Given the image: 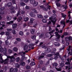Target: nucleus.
<instances>
[{
    "instance_id": "obj_1",
    "label": "nucleus",
    "mask_w": 72,
    "mask_h": 72,
    "mask_svg": "<svg viewBox=\"0 0 72 72\" xmlns=\"http://www.w3.org/2000/svg\"><path fill=\"white\" fill-rule=\"evenodd\" d=\"M0 51L1 53H3L4 54H6L7 53V49L5 48L4 50L3 47H1L0 48Z\"/></svg>"
},
{
    "instance_id": "obj_2",
    "label": "nucleus",
    "mask_w": 72,
    "mask_h": 72,
    "mask_svg": "<svg viewBox=\"0 0 72 72\" xmlns=\"http://www.w3.org/2000/svg\"><path fill=\"white\" fill-rule=\"evenodd\" d=\"M7 58L8 59H9V58L10 59L11 62H13L15 60V58L14 56H8L7 57Z\"/></svg>"
},
{
    "instance_id": "obj_3",
    "label": "nucleus",
    "mask_w": 72,
    "mask_h": 72,
    "mask_svg": "<svg viewBox=\"0 0 72 72\" xmlns=\"http://www.w3.org/2000/svg\"><path fill=\"white\" fill-rule=\"evenodd\" d=\"M4 9H5L4 8H2L1 10H2V11L0 12V14H6L7 12L6 11L4 10Z\"/></svg>"
},
{
    "instance_id": "obj_4",
    "label": "nucleus",
    "mask_w": 72,
    "mask_h": 72,
    "mask_svg": "<svg viewBox=\"0 0 72 72\" xmlns=\"http://www.w3.org/2000/svg\"><path fill=\"white\" fill-rule=\"evenodd\" d=\"M60 23L61 24H63L64 26H63L62 28L63 29L66 26V22L64 21H60Z\"/></svg>"
},
{
    "instance_id": "obj_5",
    "label": "nucleus",
    "mask_w": 72,
    "mask_h": 72,
    "mask_svg": "<svg viewBox=\"0 0 72 72\" xmlns=\"http://www.w3.org/2000/svg\"><path fill=\"white\" fill-rule=\"evenodd\" d=\"M57 50L55 48H54L52 50V51H51V54H52L53 55H55V51Z\"/></svg>"
},
{
    "instance_id": "obj_6",
    "label": "nucleus",
    "mask_w": 72,
    "mask_h": 72,
    "mask_svg": "<svg viewBox=\"0 0 72 72\" xmlns=\"http://www.w3.org/2000/svg\"><path fill=\"white\" fill-rule=\"evenodd\" d=\"M68 40L69 41H71V40L72 41V37L71 36L69 37L68 38H66L65 39V41H68Z\"/></svg>"
},
{
    "instance_id": "obj_7",
    "label": "nucleus",
    "mask_w": 72,
    "mask_h": 72,
    "mask_svg": "<svg viewBox=\"0 0 72 72\" xmlns=\"http://www.w3.org/2000/svg\"><path fill=\"white\" fill-rule=\"evenodd\" d=\"M21 56H22V57L21 58L20 61V62H23V60H24V59L25 58V57H24V55H21Z\"/></svg>"
},
{
    "instance_id": "obj_8",
    "label": "nucleus",
    "mask_w": 72,
    "mask_h": 72,
    "mask_svg": "<svg viewBox=\"0 0 72 72\" xmlns=\"http://www.w3.org/2000/svg\"><path fill=\"white\" fill-rule=\"evenodd\" d=\"M54 45L56 46H59L60 45V44L58 42H55L54 43Z\"/></svg>"
},
{
    "instance_id": "obj_9",
    "label": "nucleus",
    "mask_w": 72,
    "mask_h": 72,
    "mask_svg": "<svg viewBox=\"0 0 72 72\" xmlns=\"http://www.w3.org/2000/svg\"><path fill=\"white\" fill-rule=\"evenodd\" d=\"M35 30L34 29H31L30 30V32L32 35H33L35 33Z\"/></svg>"
},
{
    "instance_id": "obj_10",
    "label": "nucleus",
    "mask_w": 72,
    "mask_h": 72,
    "mask_svg": "<svg viewBox=\"0 0 72 72\" xmlns=\"http://www.w3.org/2000/svg\"><path fill=\"white\" fill-rule=\"evenodd\" d=\"M28 45L25 44L24 47V50H26L28 49Z\"/></svg>"
},
{
    "instance_id": "obj_11",
    "label": "nucleus",
    "mask_w": 72,
    "mask_h": 72,
    "mask_svg": "<svg viewBox=\"0 0 72 72\" xmlns=\"http://www.w3.org/2000/svg\"><path fill=\"white\" fill-rule=\"evenodd\" d=\"M17 26V24H14L12 25V28L14 29H15Z\"/></svg>"
},
{
    "instance_id": "obj_12",
    "label": "nucleus",
    "mask_w": 72,
    "mask_h": 72,
    "mask_svg": "<svg viewBox=\"0 0 72 72\" xmlns=\"http://www.w3.org/2000/svg\"><path fill=\"white\" fill-rule=\"evenodd\" d=\"M5 22L3 21L2 22H1L0 23V25H1L3 27L5 26Z\"/></svg>"
},
{
    "instance_id": "obj_13",
    "label": "nucleus",
    "mask_w": 72,
    "mask_h": 72,
    "mask_svg": "<svg viewBox=\"0 0 72 72\" xmlns=\"http://www.w3.org/2000/svg\"><path fill=\"white\" fill-rule=\"evenodd\" d=\"M22 17H20L17 19V21L19 22L22 21Z\"/></svg>"
},
{
    "instance_id": "obj_14",
    "label": "nucleus",
    "mask_w": 72,
    "mask_h": 72,
    "mask_svg": "<svg viewBox=\"0 0 72 72\" xmlns=\"http://www.w3.org/2000/svg\"><path fill=\"white\" fill-rule=\"evenodd\" d=\"M13 50L15 52H17V51H18V48L16 47H14L13 49Z\"/></svg>"
},
{
    "instance_id": "obj_15",
    "label": "nucleus",
    "mask_w": 72,
    "mask_h": 72,
    "mask_svg": "<svg viewBox=\"0 0 72 72\" xmlns=\"http://www.w3.org/2000/svg\"><path fill=\"white\" fill-rule=\"evenodd\" d=\"M9 60V59L8 58L4 60H3V59H2V60H1L0 62L1 63H4V62H6V61H7V60Z\"/></svg>"
},
{
    "instance_id": "obj_16",
    "label": "nucleus",
    "mask_w": 72,
    "mask_h": 72,
    "mask_svg": "<svg viewBox=\"0 0 72 72\" xmlns=\"http://www.w3.org/2000/svg\"><path fill=\"white\" fill-rule=\"evenodd\" d=\"M55 30L53 29L51 31V32H49L48 33L50 34V35H51V33H53L54 32H55Z\"/></svg>"
},
{
    "instance_id": "obj_17",
    "label": "nucleus",
    "mask_w": 72,
    "mask_h": 72,
    "mask_svg": "<svg viewBox=\"0 0 72 72\" xmlns=\"http://www.w3.org/2000/svg\"><path fill=\"white\" fill-rule=\"evenodd\" d=\"M39 4L38 3V2H36L34 3L33 4V6H36L38 5Z\"/></svg>"
},
{
    "instance_id": "obj_18",
    "label": "nucleus",
    "mask_w": 72,
    "mask_h": 72,
    "mask_svg": "<svg viewBox=\"0 0 72 72\" xmlns=\"http://www.w3.org/2000/svg\"><path fill=\"white\" fill-rule=\"evenodd\" d=\"M34 21H35V19H34L33 18H30V23H32Z\"/></svg>"
},
{
    "instance_id": "obj_19",
    "label": "nucleus",
    "mask_w": 72,
    "mask_h": 72,
    "mask_svg": "<svg viewBox=\"0 0 72 72\" xmlns=\"http://www.w3.org/2000/svg\"><path fill=\"white\" fill-rule=\"evenodd\" d=\"M20 64L21 66H25V62H20Z\"/></svg>"
},
{
    "instance_id": "obj_20",
    "label": "nucleus",
    "mask_w": 72,
    "mask_h": 72,
    "mask_svg": "<svg viewBox=\"0 0 72 72\" xmlns=\"http://www.w3.org/2000/svg\"><path fill=\"white\" fill-rule=\"evenodd\" d=\"M12 5V2H9L7 4V6L8 7H10Z\"/></svg>"
},
{
    "instance_id": "obj_21",
    "label": "nucleus",
    "mask_w": 72,
    "mask_h": 72,
    "mask_svg": "<svg viewBox=\"0 0 72 72\" xmlns=\"http://www.w3.org/2000/svg\"><path fill=\"white\" fill-rule=\"evenodd\" d=\"M61 15H62V18H64L65 17H66V16H67V15H66L62 13H61Z\"/></svg>"
},
{
    "instance_id": "obj_22",
    "label": "nucleus",
    "mask_w": 72,
    "mask_h": 72,
    "mask_svg": "<svg viewBox=\"0 0 72 72\" xmlns=\"http://www.w3.org/2000/svg\"><path fill=\"white\" fill-rule=\"evenodd\" d=\"M55 68L57 71H62V68H58L55 67Z\"/></svg>"
},
{
    "instance_id": "obj_23",
    "label": "nucleus",
    "mask_w": 72,
    "mask_h": 72,
    "mask_svg": "<svg viewBox=\"0 0 72 72\" xmlns=\"http://www.w3.org/2000/svg\"><path fill=\"white\" fill-rule=\"evenodd\" d=\"M64 66V64L62 63V62L60 64V67H63Z\"/></svg>"
},
{
    "instance_id": "obj_24",
    "label": "nucleus",
    "mask_w": 72,
    "mask_h": 72,
    "mask_svg": "<svg viewBox=\"0 0 72 72\" xmlns=\"http://www.w3.org/2000/svg\"><path fill=\"white\" fill-rule=\"evenodd\" d=\"M16 60L17 62H19L20 60V57H17L16 59Z\"/></svg>"
},
{
    "instance_id": "obj_25",
    "label": "nucleus",
    "mask_w": 72,
    "mask_h": 72,
    "mask_svg": "<svg viewBox=\"0 0 72 72\" xmlns=\"http://www.w3.org/2000/svg\"><path fill=\"white\" fill-rule=\"evenodd\" d=\"M44 56H43V55H42V56H40L38 58V60H40L41 59V58H44Z\"/></svg>"
},
{
    "instance_id": "obj_26",
    "label": "nucleus",
    "mask_w": 72,
    "mask_h": 72,
    "mask_svg": "<svg viewBox=\"0 0 72 72\" xmlns=\"http://www.w3.org/2000/svg\"><path fill=\"white\" fill-rule=\"evenodd\" d=\"M42 21L43 23H46L47 22V20H46V19H43Z\"/></svg>"
},
{
    "instance_id": "obj_27",
    "label": "nucleus",
    "mask_w": 72,
    "mask_h": 72,
    "mask_svg": "<svg viewBox=\"0 0 72 72\" xmlns=\"http://www.w3.org/2000/svg\"><path fill=\"white\" fill-rule=\"evenodd\" d=\"M19 34L21 36H23V33L22 31H21L19 32Z\"/></svg>"
},
{
    "instance_id": "obj_28",
    "label": "nucleus",
    "mask_w": 72,
    "mask_h": 72,
    "mask_svg": "<svg viewBox=\"0 0 72 72\" xmlns=\"http://www.w3.org/2000/svg\"><path fill=\"white\" fill-rule=\"evenodd\" d=\"M28 20H29V18L27 17L25 18L24 19V22H27V21H28Z\"/></svg>"
},
{
    "instance_id": "obj_29",
    "label": "nucleus",
    "mask_w": 72,
    "mask_h": 72,
    "mask_svg": "<svg viewBox=\"0 0 72 72\" xmlns=\"http://www.w3.org/2000/svg\"><path fill=\"white\" fill-rule=\"evenodd\" d=\"M37 17L40 18H43V16L41 15H38Z\"/></svg>"
},
{
    "instance_id": "obj_30",
    "label": "nucleus",
    "mask_w": 72,
    "mask_h": 72,
    "mask_svg": "<svg viewBox=\"0 0 72 72\" xmlns=\"http://www.w3.org/2000/svg\"><path fill=\"white\" fill-rule=\"evenodd\" d=\"M46 51H48V53H50V52H51V50L50 48H47V50Z\"/></svg>"
},
{
    "instance_id": "obj_31",
    "label": "nucleus",
    "mask_w": 72,
    "mask_h": 72,
    "mask_svg": "<svg viewBox=\"0 0 72 72\" xmlns=\"http://www.w3.org/2000/svg\"><path fill=\"white\" fill-rule=\"evenodd\" d=\"M35 64H36L34 62H32L30 63V65L32 66H35Z\"/></svg>"
},
{
    "instance_id": "obj_32",
    "label": "nucleus",
    "mask_w": 72,
    "mask_h": 72,
    "mask_svg": "<svg viewBox=\"0 0 72 72\" xmlns=\"http://www.w3.org/2000/svg\"><path fill=\"white\" fill-rule=\"evenodd\" d=\"M20 5L21 6H24L25 5V3L24 2H21L20 3Z\"/></svg>"
},
{
    "instance_id": "obj_33",
    "label": "nucleus",
    "mask_w": 72,
    "mask_h": 72,
    "mask_svg": "<svg viewBox=\"0 0 72 72\" xmlns=\"http://www.w3.org/2000/svg\"><path fill=\"white\" fill-rule=\"evenodd\" d=\"M35 1L34 0H32L30 1V2L31 4H33L35 3Z\"/></svg>"
},
{
    "instance_id": "obj_34",
    "label": "nucleus",
    "mask_w": 72,
    "mask_h": 72,
    "mask_svg": "<svg viewBox=\"0 0 72 72\" xmlns=\"http://www.w3.org/2000/svg\"><path fill=\"white\" fill-rule=\"evenodd\" d=\"M36 35H34L32 37V39H33V40H35L36 39Z\"/></svg>"
},
{
    "instance_id": "obj_35",
    "label": "nucleus",
    "mask_w": 72,
    "mask_h": 72,
    "mask_svg": "<svg viewBox=\"0 0 72 72\" xmlns=\"http://www.w3.org/2000/svg\"><path fill=\"white\" fill-rule=\"evenodd\" d=\"M56 4L57 6H58V7L60 6L61 5L59 3H56Z\"/></svg>"
},
{
    "instance_id": "obj_36",
    "label": "nucleus",
    "mask_w": 72,
    "mask_h": 72,
    "mask_svg": "<svg viewBox=\"0 0 72 72\" xmlns=\"http://www.w3.org/2000/svg\"><path fill=\"white\" fill-rule=\"evenodd\" d=\"M14 71V69L13 68H11L10 70V72H13Z\"/></svg>"
},
{
    "instance_id": "obj_37",
    "label": "nucleus",
    "mask_w": 72,
    "mask_h": 72,
    "mask_svg": "<svg viewBox=\"0 0 72 72\" xmlns=\"http://www.w3.org/2000/svg\"><path fill=\"white\" fill-rule=\"evenodd\" d=\"M8 52L10 54H11V53H12L13 51L12 50L9 49L8 50Z\"/></svg>"
},
{
    "instance_id": "obj_38",
    "label": "nucleus",
    "mask_w": 72,
    "mask_h": 72,
    "mask_svg": "<svg viewBox=\"0 0 72 72\" xmlns=\"http://www.w3.org/2000/svg\"><path fill=\"white\" fill-rule=\"evenodd\" d=\"M14 21H10V22H7V24H12V23H13Z\"/></svg>"
},
{
    "instance_id": "obj_39",
    "label": "nucleus",
    "mask_w": 72,
    "mask_h": 72,
    "mask_svg": "<svg viewBox=\"0 0 72 72\" xmlns=\"http://www.w3.org/2000/svg\"><path fill=\"white\" fill-rule=\"evenodd\" d=\"M53 65V66H55V67H57L58 66V64L56 62H55L54 63Z\"/></svg>"
},
{
    "instance_id": "obj_40",
    "label": "nucleus",
    "mask_w": 72,
    "mask_h": 72,
    "mask_svg": "<svg viewBox=\"0 0 72 72\" xmlns=\"http://www.w3.org/2000/svg\"><path fill=\"white\" fill-rule=\"evenodd\" d=\"M53 55V54H49L47 55V57H52Z\"/></svg>"
},
{
    "instance_id": "obj_41",
    "label": "nucleus",
    "mask_w": 72,
    "mask_h": 72,
    "mask_svg": "<svg viewBox=\"0 0 72 72\" xmlns=\"http://www.w3.org/2000/svg\"><path fill=\"white\" fill-rule=\"evenodd\" d=\"M43 36H44V34L42 33L40 35H39V37L41 38V37H43Z\"/></svg>"
},
{
    "instance_id": "obj_42",
    "label": "nucleus",
    "mask_w": 72,
    "mask_h": 72,
    "mask_svg": "<svg viewBox=\"0 0 72 72\" xmlns=\"http://www.w3.org/2000/svg\"><path fill=\"white\" fill-rule=\"evenodd\" d=\"M16 40L17 41H19V42H20L21 41V39L19 38H16Z\"/></svg>"
},
{
    "instance_id": "obj_43",
    "label": "nucleus",
    "mask_w": 72,
    "mask_h": 72,
    "mask_svg": "<svg viewBox=\"0 0 72 72\" xmlns=\"http://www.w3.org/2000/svg\"><path fill=\"white\" fill-rule=\"evenodd\" d=\"M68 33L67 32H65L64 33V35L65 36H68Z\"/></svg>"
},
{
    "instance_id": "obj_44",
    "label": "nucleus",
    "mask_w": 72,
    "mask_h": 72,
    "mask_svg": "<svg viewBox=\"0 0 72 72\" xmlns=\"http://www.w3.org/2000/svg\"><path fill=\"white\" fill-rule=\"evenodd\" d=\"M12 32L13 35H15L16 34V32H15V30H13L12 31Z\"/></svg>"
},
{
    "instance_id": "obj_45",
    "label": "nucleus",
    "mask_w": 72,
    "mask_h": 72,
    "mask_svg": "<svg viewBox=\"0 0 72 72\" xmlns=\"http://www.w3.org/2000/svg\"><path fill=\"white\" fill-rule=\"evenodd\" d=\"M20 13H21V11H20V10H19L18 12V13L17 14L16 16L18 17V15H19V14H20Z\"/></svg>"
},
{
    "instance_id": "obj_46",
    "label": "nucleus",
    "mask_w": 72,
    "mask_h": 72,
    "mask_svg": "<svg viewBox=\"0 0 72 72\" xmlns=\"http://www.w3.org/2000/svg\"><path fill=\"white\" fill-rule=\"evenodd\" d=\"M4 34H5V32H1L0 33V35H1L2 36H3V35H4Z\"/></svg>"
},
{
    "instance_id": "obj_47",
    "label": "nucleus",
    "mask_w": 72,
    "mask_h": 72,
    "mask_svg": "<svg viewBox=\"0 0 72 72\" xmlns=\"http://www.w3.org/2000/svg\"><path fill=\"white\" fill-rule=\"evenodd\" d=\"M65 64H66V65H69V64H70L71 63H70V62H66V63H65Z\"/></svg>"
},
{
    "instance_id": "obj_48",
    "label": "nucleus",
    "mask_w": 72,
    "mask_h": 72,
    "mask_svg": "<svg viewBox=\"0 0 72 72\" xmlns=\"http://www.w3.org/2000/svg\"><path fill=\"white\" fill-rule=\"evenodd\" d=\"M12 37L11 36H9L7 37V40H9V39H12Z\"/></svg>"
},
{
    "instance_id": "obj_49",
    "label": "nucleus",
    "mask_w": 72,
    "mask_h": 72,
    "mask_svg": "<svg viewBox=\"0 0 72 72\" xmlns=\"http://www.w3.org/2000/svg\"><path fill=\"white\" fill-rule=\"evenodd\" d=\"M26 68L27 69H30L31 67L30 66H27Z\"/></svg>"
},
{
    "instance_id": "obj_50",
    "label": "nucleus",
    "mask_w": 72,
    "mask_h": 72,
    "mask_svg": "<svg viewBox=\"0 0 72 72\" xmlns=\"http://www.w3.org/2000/svg\"><path fill=\"white\" fill-rule=\"evenodd\" d=\"M17 71H18V69L15 68V69H14V72H17Z\"/></svg>"
},
{
    "instance_id": "obj_51",
    "label": "nucleus",
    "mask_w": 72,
    "mask_h": 72,
    "mask_svg": "<svg viewBox=\"0 0 72 72\" xmlns=\"http://www.w3.org/2000/svg\"><path fill=\"white\" fill-rule=\"evenodd\" d=\"M6 35H7V36H9L10 35V33H9V32H7L6 33Z\"/></svg>"
},
{
    "instance_id": "obj_52",
    "label": "nucleus",
    "mask_w": 72,
    "mask_h": 72,
    "mask_svg": "<svg viewBox=\"0 0 72 72\" xmlns=\"http://www.w3.org/2000/svg\"><path fill=\"white\" fill-rule=\"evenodd\" d=\"M55 55H57V56H59V53L58 52H57L55 54Z\"/></svg>"
},
{
    "instance_id": "obj_53",
    "label": "nucleus",
    "mask_w": 72,
    "mask_h": 72,
    "mask_svg": "<svg viewBox=\"0 0 72 72\" xmlns=\"http://www.w3.org/2000/svg\"><path fill=\"white\" fill-rule=\"evenodd\" d=\"M7 30L8 32H10V31H11L12 30V29H7Z\"/></svg>"
},
{
    "instance_id": "obj_54",
    "label": "nucleus",
    "mask_w": 72,
    "mask_h": 72,
    "mask_svg": "<svg viewBox=\"0 0 72 72\" xmlns=\"http://www.w3.org/2000/svg\"><path fill=\"white\" fill-rule=\"evenodd\" d=\"M25 9H30V7H29V6H26L25 7Z\"/></svg>"
},
{
    "instance_id": "obj_55",
    "label": "nucleus",
    "mask_w": 72,
    "mask_h": 72,
    "mask_svg": "<svg viewBox=\"0 0 72 72\" xmlns=\"http://www.w3.org/2000/svg\"><path fill=\"white\" fill-rule=\"evenodd\" d=\"M39 63L40 64H43V61L42 60H40L39 62Z\"/></svg>"
},
{
    "instance_id": "obj_56",
    "label": "nucleus",
    "mask_w": 72,
    "mask_h": 72,
    "mask_svg": "<svg viewBox=\"0 0 72 72\" xmlns=\"http://www.w3.org/2000/svg\"><path fill=\"white\" fill-rule=\"evenodd\" d=\"M57 38L58 39H59L60 38V36H61L60 35H59V34L58 35H57Z\"/></svg>"
},
{
    "instance_id": "obj_57",
    "label": "nucleus",
    "mask_w": 72,
    "mask_h": 72,
    "mask_svg": "<svg viewBox=\"0 0 72 72\" xmlns=\"http://www.w3.org/2000/svg\"><path fill=\"white\" fill-rule=\"evenodd\" d=\"M5 44L6 45H8V40H6L5 41Z\"/></svg>"
},
{
    "instance_id": "obj_58",
    "label": "nucleus",
    "mask_w": 72,
    "mask_h": 72,
    "mask_svg": "<svg viewBox=\"0 0 72 72\" xmlns=\"http://www.w3.org/2000/svg\"><path fill=\"white\" fill-rule=\"evenodd\" d=\"M51 24V22L50 21H49L47 23V24H48V25L49 24Z\"/></svg>"
},
{
    "instance_id": "obj_59",
    "label": "nucleus",
    "mask_w": 72,
    "mask_h": 72,
    "mask_svg": "<svg viewBox=\"0 0 72 72\" xmlns=\"http://www.w3.org/2000/svg\"><path fill=\"white\" fill-rule=\"evenodd\" d=\"M33 10L34 12L35 13H37V10H36V9H33Z\"/></svg>"
},
{
    "instance_id": "obj_60",
    "label": "nucleus",
    "mask_w": 72,
    "mask_h": 72,
    "mask_svg": "<svg viewBox=\"0 0 72 72\" xmlns=\"http://www.w3.org/2000/svg\"><path fill=\"white\" fill-rule=\"evenodd\" d=\"M43 10L44 11H48V9H47V8H43Z\"/></svg>"
},
{
    "instance_id": "obj_61",
    "label": "nucleus",
    "mask_w": 72,
    "mask_h": 72,
    "mask_svg": "<svg viewBox=\"0 0 72 72\" xmlns=\"http://www.w3.org/2000/svg\"><path fill=\"white\" fill-rule=\"evenodd\" d=\"M53 17H51L49 18V20L50 21H51V22H52V20H53Z\"/></svg>"
},
{
    "instance_id": "obj_62",
    "label": "nucleus",
    "mask_w": 72,
    "mask_h": 72,
    "mask_svg": "<svg viewBox=\"0 0 72 72\" xmlns=\"http://www.w3.org/2000/svg\"><path fill=\"white\" fill-rule=\"evenodd\" d=\"M42 71H45L46 70V68L45 67L42 68Z\"/></svg>"
},
{
    "instance_id": "obj_63",
    "label": "nucleus",
    "mask_w": 72,
    "mask_h": 72,
    "mask_svg": "<svg viewBox=\"0 0 72 72\" xmlns=\"http://www.w3.org/2000/svg\"><path fill=\"white\" fill-rule=\"evenodd\" d=\"M69 42H67L66 43V46H68L69 45Z\"/></svg>"
},
{
    "instance_id": "obj_64",
    "label": "nucleus",
    "mask_w": 72,
    "mask_h": 72,
    "mask_svg": "<svg viewBox=\"0 0 72 72\" xmlns=\"http://www.w3.org/2000/svg\"><path fill=\"white\" fill-rule=\"evenodd\" d=\"M55 34L56 35V36H58V35H59L58 32H55Z\"/></svg>"
}]
</instances>
